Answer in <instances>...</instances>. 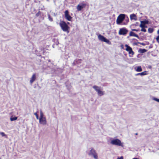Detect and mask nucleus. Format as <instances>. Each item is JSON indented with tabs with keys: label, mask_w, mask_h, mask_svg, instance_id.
I'll use <instances>...</instances> for the list:
<instances>
[{
	"label": "nucleus",
	"mask_w": 159,
	"mask_h": 159,
	"mask_svg": "<svg viewBox=\"0 0 159 159\" xmlns=\"http://www.w3.org/2000/svg\"><path fill=\"white\" fill-rule=\"evenodd\" d=\"M110 143L113 145L117 146H120L123 147V143L121 142V141L118 139H111V141Z\"/></svg>",
	"instance_id": "1"
},
{
	"label": "nucleus",
	"mask_w": 159,
	"mask_h": 159,
	"mask_svg": "<svg viewBox=\"0 0 159 159\" xmlns=\"http://www.w3.org/2000/svg\"><path fill=\"white\" fill-rule=\"evenodd\" d=\"M43 116V112H42V111L41 110L40 111V116L39 118H44V117Z\"/></svg>",
	"instance_id": "25"
},
{
	"label": "nucleus",
	"mask_w": 159,
	"mask_h": 159,
	"mask_svg": "<svg viewBox=\"0 0 159 159\" xmlns=\"http://www.w3.org/2000/svg\"><path fill=\"white\" fill-rule=\"evenodd\" d=\"M36 75L35 74L33 75L32 77L30 79V82L31 84H32L36 80Z\"/></svg>",
	"instance_id": "10"
},
{
	"label": "nucleus",
	"mask_w": 159,
	"mask_h": 159,
	"mask_svg": "<svg viewBox=\"0 0 159 159\" xmlns=\"http://www.w3.org/2000/svg\"><path fill=\"white\" fill-rule=\"evenodd\" d=\"M89 155L90 156H92L95 159H98V154L96 151L93 148H92L90 151Z\"/></svg>",
	"instance_id": "3"
},
{
	"label": "nucleus",
	"mask_w": 159,
	"mask_h": 159,
	"mask_svg": "<svg viewBox=\"0 0 159 159\" xmlns=\"http://www.w3.org/2000/svg\"><path fill=\"white\" fill-rule=\"evenodd\" d=\"M157 34H159V29L157 31Z\"/></svg>",
	"instance_id": "36"
},
{
	"label": "nucleus",
	"mask_w": 159,
	"mask_h": 159,
	"mask_svg": "<svg viewBox=\"0 0 159 159\" xmlns=\"http://www.w3.org/2000/svg\"><path fill=\"white\" fill-rule=\"evenodd\" d=\"M117 159H123V157L122 156H121L120 157H118Z\"/></svg>",
	"instance_id": "33"
},
{
	"label": "nucleus",
	"mask_w": 159,
	"mask_h": 159,
	"mask_svg": "<svg viewBox=\"0 0 159 159\" xmlns=\"http://www.w3.org/2000/svg\"><path fill=\"white\" fill-rule=\"evenodd\" d=\"M104 42H106L108 44H111V42L109 41V40L106 39V38H105L104 41Z\"/></svg>",
	"instance_id": "21"
},
{
	"label": "nucleus",
	"mask_w": 159,
	"mask_h": 159,
	"mask_svg": "<svg viewBox=\"0 0 159 159\" xmlns=\"http://www.w3.org/2000/svg\"><path fill=\"white\" fill-rule=\"evenodd\" d=\"M104 42H106L108 44H111V42L109 41V40L106 39V38H105L104 41Z\"/></svg>",
	"instance_id": "22"
},
{
	"label": "nucleus",
	"mask_w": 159,
	"mask_h": 159,
	"mask_svg": "<svg viewBox=\"0 0 159 159\" xmlns=\"http://www.w3.org/2000/svg\"><path fill=\"white\" fill-rule=\"evenodd\" d=\"M132 30L133 31H138V30H136V29H132Z\"/></svg>",
	"instance_id": "34"
},
{
	"label": "nucleus",
	"mask_w": 159,
	"mask_h": 159,
	"mask_svg": "<svg viewBox=\"0 0 159 159\" xmlns=\"http://www.w3.org/2000/svg\"><path fill=\"white\" fill-rule=\"evenodd\" d=\"M147 51V50L145 49L140 48L139 50V52L140 53H144L146 52Z\"/></svg>",
	"instance_id": "15"
},
{
	"label": "nucleus",
	"mask_w": 159,
	"mask_h": 159,
	"mask_svg": "<svg viewBox=\"0 0 159 159\" xmlns=\"http://www.w3.org/2000/svg\"><path fill=\"white\" fill-rule=\"evenodd\" d=\"M136 135H137V133H136Z\"/></svg>",
	"instance_id": "41"
},
{
	"label": "nucleus",
	"mask_w": 159,
	"mask_h": 159,
	"mask_svg": "<svg viewBox=\"0 0 159 159\" xmlns=\"http://www.w3.org/2000/svg\"><path fill=\"white\" fill-rule=\"evenodd\" d=\"M135 70L137 72H140L142 70L141 67L140 66H138L136 69L135 68Z\"/></svg>",
	"instance_id": "16"
},
{
	"label": "nucleus",
	"mask_w": 159,
	"mask_h": 159,
	"mask_svg": "<svg viewBox=\"0 0 159 159\" xmlns=\"http://www.w3.org/2000/svg\"><path fill=\"white\" fill-rule=\"evenodd\" d=\"M141 31L144 32H146V30L145 29L144 27H143V28H142L141 30Z\"/></svg>",
	"instance_id": "29"
},
{
	"label": "nucleus",
	"mask_w": 159,
	"mask_h": 159,
	"mask_svg": "<svg viewBox=\"0 0 159 159\" xmlns=\"http://www.w3.org/2000/svg\"><path fill=\"white\" fill-rule=\"evenodd\" d=\"M59 25L64 31L69 32V27L65 22L63 21H61L59 23Z\"/></svg>",
	"instance_id": "2"
},
{
	"label": "nucleus",
	"mask_w": 159,
	"mask_h": 159,
	"mask_svg": "<svg viewBox=\"0 0 159 159\" xmlns=\"http://www.w3.org/2000/svg\"><path fill=\"white\" fill-rule=\"evenodd\" d=\"M129 35L130 36H134L138 38H139V37L137 34H136L134 33L132 31L130 32Z\"/></svg>",
	"instance_id": "12"
},
{
	"label": "nucleus",
	"mask_w": 159,
	"mask_h": 159,
	"mask_svg": "<svg viewBox=\"0 0 159 159\" xmlns=\"http://www.w3.org/2000/svg\"><path fill=\"white\" fill-rule=\"evenodd\" d=\"M98 39L102 41H104L105 38L103 36L101 35V34H99L98 36Z\"/></svg>",
	"instance_id": "13"
},
{
	"label": "nucleus",
	"mask_w": 159,
	"mask_h": 159,
	"mask_svg": "<svg viewBox=\"0 0 159 159\" xmlns=\"http://www.w3.org/2000/svg\"><path fill=\"white\" fill-rule=\"evenodd\" d=\"M133 159H139V158H133Z\"/></svg>",
	"instance_id": "38"
},
{
	"label": "nucleus",
	"mask_w": 159,
	"mask_h": 159,
	"mask_svg": "<svg viewBox=\"0 0 159 159\" xmlns=\"http://www.w3.org/2000/svg\"><path fill=\"white\" fill-rule=\"evenodd\" d=\"M102 90H101L98 92V95L99 96H102V95L104 94V92L102 91Z\"/></svg>",
	"instance_id": "17"
},
{
	"label": "nucleus",
	"mask_w": 159,
	"mask_h": 159,
	"mask_svg": "<svg viewBox=\"0 0 159 159\" xmlns=\"http://www.w3.org/2000/svg\"><path fill=\"white\" fill-rule=\"evenodd\" d=\"M147 75V72L146 71H144L143 72L141 73H138L135 75H140L141 76H143L144 75Z\"/></svg>",
	"instance_id": "14"
},
{
	"label": "nucleus",
	"mask_w": 159,
	"mask_h": 159,
	"mask_svg": "<svg viewBox=\"0 0 159 159\" xmlns=\"http://www.w3.org/2000/svg\"><path fill=\"white\" fill-rule=\"evenodd\" d=\"M145 24L144 23L142 22V21H141V24L139 25V27L142 28L144 27H145Z\"/></svg>",
	"instance_id": "23"
},
{
	"label": "nucleus",
	"mask_w": 159,
	"mask_h": 159,
	"mask_svg": "<svg viewBox=\"0 0 159 159\" xmlns=\"http://www.w3.org/2000/svg\"><path fill=\"white\" fill-rule=\"evenodd\" d=\"M125 46L126 47L125 50L128 52L129 54L130 55L129 56L131 57L132 56L130 55L133 56L134 54V52L133 51L132 48L127 44H125Z\"/></svg>",
	"instance_id": "5"
},
{
	"label": "nucleus",
	"mask_w": 159,
	"mask_h": 159,
	"mask_svg": "<svg viewBox=\"0 0 159 159\" xmlns=\"http://www.w3.org/2000/svg\"><path fill=\"white\" fill-rule=\"evenodd\" d=\"M142 22L144 23L145 25L148 24V21L147 20L142 21Z\"/></svg>",
	"instance_id": "28"
},
{
	"label": "nucleus",
	"mask_w": 159,
	"mask_h": 159,
	"mask_svg": "<svg viewBox=\"0 0 159 159\" xmlns=\"http://www.w3.org/2000/svg\"><path fill=\"white\" fill-rule=\"evenodd\" d=\"M48 18L49 20L50 21L52 22L53 21V19L50 16V14H48Z\"/></svg>",
	"instance_id": "20"
},
{
	"label": "nucleus",
	"mask_w": 159,
	"mask_h": 159,
	"mask_svg": "<svg viewBox=\"0 0 159 159\" xmlns=\"http://www.w3.org/2000/svg\"><path fill=\"white\" fill-rule=\"evenodd\" d=\"M65 17L69 21L71 20L72 19V17L69 14V11L68 10H66L65 12Z\"/></svg>",
	"instance_id": "7"
},
{
	"label": "nucleus",
	"mask_w": 159,
	"mask_h": 159,
	"mask_svg": "<svg viewBox=\"0 0 159 159\" xmlns=\"http://www.w3.org/2000/svg\"><path fill=\"white\" fill-rule=\"evenodd\" d=\"M147 28V26L145 25V27H144V28Z\"/></svg>",
	"instance_id": "37"
},
{
	"label": "nucleus",
	"mask_w": 159,
	"mask_h": 159,
	"mask_svg": "<svg viewBox=\"0 0 159 159\" xmlns=\"http://www.w3.org/2000/svg\"><path fill=\"white\" fill-rule=\"evenodd\" d=\"M54 14V15L55 16V13Z\"/></svg>",
	"instance_id": "40"
},
{
	"label": "nucleus",
	"mask_w": 159,
	"mask_h": 159,
	"mask_svg": "<svg viewBox=\"0 0 159 159\" xmlns=\"http://www.w3.org/2000/svg\"><path fill=\"white\" fill-rule=\"evenodd\" d=\"M93 88L97 92H98L101 90H102V88L101 87L98 86H93Z\"/></svg>",
	"instance_id": "9"
},
{
	"label": "nucleus",
	"mask_w": 159,
	"mask_h": 159,
	"mask_svg": "<svg viewBox=\"0 0 159 159\" xmlns=\"http://www.w3.org/2000/svg\"><path fill=\"white\" fill-rule=\"evenodd\" d=\"M141 44H142V45H144V43H142Z\"/></svg>",
	"instance_id": "39"
},
{
	"label": "nucleus",
	"mask_w": 159,
	"mask_h": 159,
	"mask_svg": "<svg viewBox=\"0 0 159 159\" xmlns=\"http://www.w3.org/2000/svg\"><path fill=\"white\" fill-rule=\"evenodd\" d=\"M80 5L83 8L85 7L86 6V4L83 3H81Z\"/></svg>",
	"instance_id": "27"
},
{
	"label": "nucleus",
	"mask_w": 159,
	"mask_h": 159,
	"mask_svg": "<svg viewBox=\"0 0 159 159\" xmlns=\"http://www.w3.org/2000/svg\"><path fill=\"white\" fill-rule=\"evenodd\" d=\"M153 100L159 102V99H158L155 98H153Z\"/></svg>",
	"instance_id": "30"
},
{
	"label": "nucleus",
	"mask_w": 159,
	"mask_h": 159,
	"mask_svg": "<svg viewBox=\"0 0 159 159\" xmlns=\"http://www.w3.org/2000/svg\"><path fill=\"white\" fill-rule=\"evenodd\" d=\"M82 8V7L80 4L78 5L77 7V9L78 11H81Z\"/></svg>",
	"instance_id": "19"
},
{
	"label": "nucleus",
	"mask_w": 159,
	"mask_h": 159,
	"mask_svg": "<svg viewBox=\"0 0 159 159\" xmlns=\"http://www.w3.org/2000/svg\"><path fill=\"white\" fill-rule=\"evenodd\" d=\"M39 123L43 125H45L47 123V121L46 120V118H39Z\"/></svg>",
	"instance_id": "8"
},
{
	"label": "nucleus",
	"mask_w": 159,
	"mask_h": 159,
	"mask_svg": "<svg viewBox=\"0 0 159 159\" xmlns=\"http://www.w3.org/2000/svg\"><path fill=\"white\" fill-rule=\"evenodd\" d=\"M130 19L131 20H137V18L136 15L134 14H132L130 15Z\"/></svg>",
	"instance_id": "11"
},
{
	"label": "nucleus",
	"mask_w": 159,
	"mask_h": 159,
	"mask_svg": "<svg viewBox=\"0 0 159 159\" xmlns=\"http://www.w3.org/2000/svg\"><path fill=\"white\" fill-rule=\"evenodd\" d=\"M34 115L36 116V118L37 119H38L39 118V116H38L37 113L36 112H35L34 113Z\"/></svg>",
	"instance_id": "32"
},
{
	"label": "nucleus",
	"mask_w": 159,
	"mask_h": 159,
	"mask_svg": "<svg viewBox=\"0 0 159 159\" xmlns=\"http://www.w3.org/2000/svg\"><path fill=\"white\" fill-rule=\"evenodd\" d=\"M125 15L121 14L119 16L116 20V23L117 24H120L124 19Z\"/></svg>",
	"instance_id": "4"
},
{
	"label": "nucleus",
	"mask_w": 159,
	"mask_h": 159,
	"mask_svg": "<svg viewBox=\"0 0 159 159\" xmlns=\"http://www.w3.org/2000/svg\"><path fill=\"white\" fill-rule=\"evenodd\" d=\"M153 31V29L152 28H149L148 30V31L149 33H151Z\"/></svg>",
	"instance_id": "24"
},
{
	"label": "nucleus",
	"mask_w": 159,
	"mask_h": 159,
	"mask_svg": "<svg viewBox=\"0 0 159 159\" xmlns=\"http://www.w3.org/2000/svg\"><path fill=\"white\" fill-rule=\"evenodd\" d=\"M0 134L2 136L5 137L6 138H7V135L3 132H0Z\"/></svg>",
	"instance_id": "26"
},
{
	"label": "nucleus",
	"mask_w": 159,
	"mask_h": 159,
	"mask_svg": "<svg viewBox=\"0 0 159 159\" xmlns=\"http://www.w3.org/2000/svg\"><path fill=\"white\" fill-rule=\"evenodd\" d=\"M156 39L157 40V41L159 43V35H158L157 37L156 38Z\"/></svg>",
	"instance_id": "31"
},
{
	"label": "nucleus",
	"mask_w": 159,
	"mask_h": 159,
	"mask_svg": "<svg viewBox=\"0 0 159 159\" xmlns=\"http://www.w3.org/2000/svg\"><path fill=\"white\" fill-rule=\"evenodd\" d=\"M17 119V117H13L12 116H11L10 118V120L11 121H13L14 120H16Z\"/></svg>",
	"instance_id": "18"
},
{
	"label": "nucleus",
	"mask_w": 159,
	"mask_h": 159,
	"mask_svg": "<svg viewBox=\"0 0 159 159\" xmlns=\"http://www.w3.org/2000/svg\"><path fill=\"white\" fill-rule=\"evenodd\" d=\"M40 12V11H39V12H38V13H37L36 15V16H39Z\"/></svg>",
	"instance_id": "35"
},
{
	"label": "nucleus",
	"mask_w": 159,
	"mask_h": 159,
	"mask_svg": "<svg viewBox=\"0 0 159 159\" xmlns=\"http://www.w3.org/2000/svg\"><path fill=\"white\" fill-rule=\"evenodd\" d=\"M128 30L125 28H122L120 29L119 34L120 35H125L128 32Z\"/></svg>",
	"instance_id": "6"
}]
</instances>
